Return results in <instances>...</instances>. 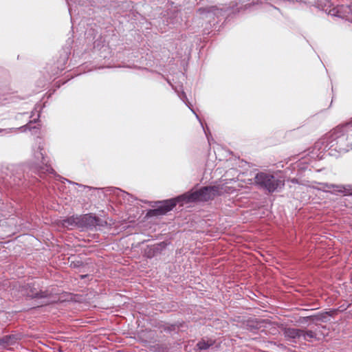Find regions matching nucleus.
<instances>
[{
	"instance_id": "f257e3e1",
	"label": "nucleus",
	"mask_w": 352,
	"mask_h": 352,
	"mask_svg": "<svg viewBox=\"0 0 352 352\" xmlns=\"http://www.w3.org/2000/svg\"><path fill=\"white\" fill-rule=\"evenodd\" d=\"M330 147L340 153L352 149V126L349 124L335 129L328 137Z\"/></svg>"
},
{
	"instance_id": "f03ea898",
	"label": "nucleus",
	"mask_w": 352,
	"mask_h": 352,
	"mask_svg": "<svg viewBox=\"0 0 352 352\" xmlns=\"http://www.w3.org/2000/svg\"><path fill=\"white\" fill-rule=\"evenodd\" d=\"M221 192L219 186H206L190 194L184 195V197L187 201H207L220 195Z\"/></svg>"
},
{
	"instance_id": "7ed1b4c3",
	"label": "nucleus",
	"mask_w": 352,
	"mask_h": 352,
	"mask_svg": "<svg viewBox=\"0 0 352 352\" xmlns=\"http://www.w3.org/2000/svg\"><path fill=\"white\" fill-rule=\"evenodd\" d=\"M255 183L267 190L270 192L275 191L281 184V181L273 175L265 173H257L254 177Z\"/></svg>"
},
{
	"instance_id": "20e7f679",
	"label": "nucleus",
	"mask_w": 352,
	"mask_h": 352,
	"mask_svg": "<svg viewBox=\"0 0 352 352\" xmlns=\"http://www.w3.org/2000/svg\"><path fill=\"white\" fill-rule=\"evenodd\" d=\"M185 200L184 195L178 197L177 199H173L164 201L157 208L151 211L154 215H162L170 211L175 206L177 201Z\"/></svg>"
},
{
	"instance_id": "39448f33",
	"label": "nucleus",
	"mask_w": 352,
	"mask_h": 352,
	"mask_svg": "<svg viewBox=\"0 0 352 352\" xmlns=\"http://www.w3.org/2000/svg\"><path fill=\"white\" fill-rule=\"evenodd\" d=\"M80 228L92 229L96 226H102L103 221L91 214L80 216Z\"/></svg>"
},
{
	"instance_id": "423d86ee",
	"label": "nucleus",
	"mask_w": 352,
	"mask_h": 352,
	"mask_svg": "<svg viewBox=\"0 0 352 352\" xmlns=\"http://www.w3.org/2000/svg\"><path fill=\"white\" fill-rule=\"evenodd\" d=\"M226 8H219L217 6H209L207 8H199L198 13L203 18H208L209 19L213 16L221 15L223 10H226Z\"/></svg>"
},
{
	"instance_id": "0eeeda50",
	"label": "nucleus",
	"mask_w": 352,
	"mask_h": 352,
	"mask_svg": "<svg viewBox=\"0 0 352 352\" xmlns=\"http://www.w3.org/2000/svg\"><path fill=\"white\" fill-rule=\"evenodd\" d=\"M302 329L287 328L284 330L285 337L289 341L297 342L301 341Z\"/></svg>"
},
{
	"instance_id": "6e6552de",
	"label": "nucleus",
	"mask_w": 352,
	"mask_h": 352,
	"mask_svg": "<svg viewBox=\"0 0 352 352\" xmlns=\"http://www.w3.org/2000/svg\"><path fill=\"white\" fill-rule=\"evenodd\" d=\"M30 298H43L48 296L46 292L38 291L34 287L28 286V287L24 289L23 294Z\"/></svg>"
},
{
	"instance_id": "1a4fd4ad",
	"label": "nucleus",
	"mask_w": 352,
	"mask_h": 352,
	"mask_svg": "<svg viewBox=\"0 0 352 352\" xmlns=\"http://www.w3.org/2000/svg\"><path fill=\"white\" fill-rule=\"evenodd\" d=\"M80 216H72L63 220V226L67 228L72 227L80 228Z\"/></svg>"
},
{
	"instance_id": "9d476101",
	"label": "nucleus",
	"mask_w": 352,
	"mask_h": 352,
	"mask_svg": "<svg viewBox=\"0 0 352 352\" xmlns=\"http://www.w3.org/2000/svg\"><path fill=\"white\" fill-rule=\"evenodd\" d=\"M314 340H318L317 333L311 330H302L301 341L312 342Z\"/></svg>"
},
{
	"instance_id": "9b49d317",
	"label": "nucleus",
	"mask_w": 352,
	"mask_h": 352,
	"mask_svg": "<svg viewBox=\"0 0 352 352\" xmlns=\"http://www.w3.org/2000/svg\"><path fill=\"white\" fill-rule=\"evenodd\" d=\"M214 344L212 340H201L197 344V346L199 350H206Z\"/></svg>"
},
{
	"instance_id": "f8f14e48",
	"label": "nucleus",
	"mask_w": 352,
	"mask_h": 352,
	"mask_svg": "<svg viewBox=\"0 0 352 352\" xmlns=\"http://www.w3.org/2000/svg\"><path fill=\"white\" fill-rule=\"evenodd\" d=\"M41 162L43 166H41V169L43 173L53 172L52 168L45 162V160H41Z\"/></svg>"
},
{
	"instance_id": "ddd939ff",
	"label": "nucleus",
	"mask_w": 352,
	"mask_h": 352,
	"mask_svg": "<svg viewBox=\"0 0 352 352\" xmlns=\"http://www.w3.org/2000/svg\"><path fill=\"white\" fill-rule=\"evenodd\" d=\"M15 337L14 336H6L2 339V342L7 345L12 344L15 342Z\"/></svg>"
},
{
	"instance_id": "4468645a",
	"label": "nucleus",
	"mask_w": 352,
	"mask_h": 352,
	"mask_svg": "<svg viewBox=\"0 0 352 352\" xmlns=\"http://www.w3.org/2000/svg\"><path fill=\"white\" fill-rule=\"evenodd\" d=\"M326 186L329 188H335V190L339 192H343L345 190V187L342 185L326 184Z\"/></svg>"
},
{
	"instance_id": "2eb2a0df",
	"label": "nucleus",
	"mask_w": 352,
	"mask_h": 352,
	"mask_svg": "<svg viewBox=\"0 0 352 352\" xmlns=\"http://www.w3.org/2000/svg\"><path fill=\"white\" fill-rule=\"evenodd\" d=\"M340 9L344 10V11L347 14H352V5L342 6Z\"/></svg>"
},
{
	"instance_id": "dca6fc26",
	"label": "nucleus",
	"mask_w": 352,
	"mask_h": 352,
	"mask_svg": "<svg viewBox=\"0 0 352 352\" xmlns=\"http://www.w3.org/2000/svg\"><path fill=\"white\" fill-rule=\"evenodd\" d=\"M38 149H40V151L38 153H36V155H35V157L37 159V160H44V155L42 152V149L41 148V147H38Z\"/></svg>"
},
{
	"instance_id": "f3484780",
	"label": "nucleus",
	"mask_w": 352,
	"mask_h": 352,
	"mask_svg": "<svg viewBox=\"0 0 352 352\" xmlns=\"http://www.w3.org/2000/svg\"><path fill=\"white\" fill-rule=\"evenodd\" d=\"M340 10L337 11V13H338V16H340V17H344V16H342L340 13Z\"/></svg>"
}]
</instances>
